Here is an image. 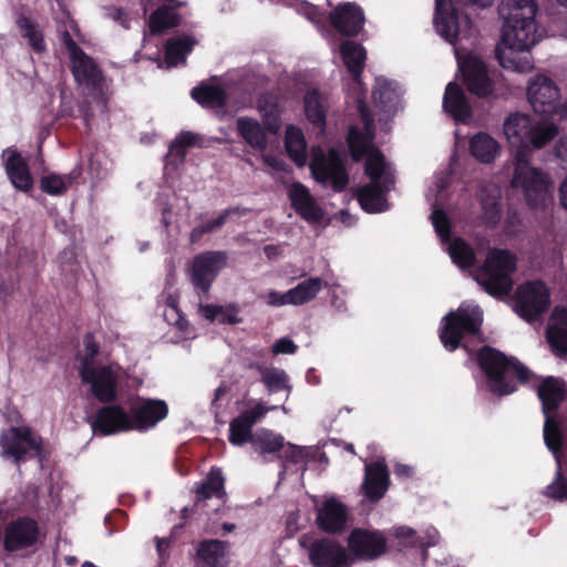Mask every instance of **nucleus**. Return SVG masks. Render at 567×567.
<instances>
[{
	"instance_id": "nucleus-8",
	"label": "nucleus",
	"mask_w": 567,
	"mask_h": 567,
	"mask_svg": "<svg viewBox=\"0 0 567 567\" xmlns=\"http://www.w3.org/2000/svg\"><path fill=\"white\" fill-rule=\"evenodd\" d=\"M483 322V311L477 305L463 302L457 310L443 318L440 332L445 349L455 350L467 334H476Z\"/></svg>"
},
{
	"instance_id": "nucleus-36",
	"label": "nucleus",
	"mask_w": 567,
	"mask_h": 567,
	"mask_svg": "<svg viewBox=\"0 0 567 567\" xmlns=\"http://www.w3.org/2000/svg\"><path fill=\"white\" fill-rule=\"evenodd\" d=\"M236 128L244 141L256 151L267 148V136L260 123L251 117L240 116L236 121Z\"/></svg>"
},
{
	"instance_id": "nucleus-1",
	"label": "nucleus",
	"mask_w": 567,
	"mask_h": 567,
	"mask_svg": "<svg viewBox=\"0 0 567 567\" xmlns=\"http://www.w3.org/2000/svg\"><path fill=\"white\" fill-rule=\"evenodd\" d=\"M538 7L534 0H502L498 14L503 21L501 41L496 47V58L502 68L519 73L533 70L529 52L543 38L536 14Z\"/></svg>"
},
{
	"instance_id": "nucleus-3",
	"label": "nucleus",
	"mask_w": 567,
	"mask_h": 567,
	"mask_svg": "<svg viewBox=\"0 0 567 567\" xmlns=\"http://www.w3.org/2000/svg\"><path fill=\"white\" fill-rule=\"evenodd\" d=\"M508 144L517 152L529 156L530 150H540L551 142L559 133L558 126L547 120L536 121L532 116L515 112L509 114L503 124Z\"/></svg>"
},
{
	"instance_id": "nucleus-59",
	"label": "nucleus",
	"mask_w": 567,
	"mask_h": 567,
	"mask_svg": "<svg viewBox=\"0 0 567 567\" xmlns=\"http://www.w3.org/2000/svg\"><path fill=\"white\" fill-rule=\"evenodd\" d=\"M394 534L396 537L399 538H403V539H410V538H413L414 537V530L410 527H406V526H401V527H398L395 528L394 530Z\"/></svg>"
},
{
	"instance_id": "nucleus-13",
	"label": "nucleus",
	"mask_w": 567,
	"mask_h": 567,
	"mask_svg": "<svg viewBox=\"0 0 567 567\" xmlns=\"http://www.w3.org/2000/svg\"><path fill=\"white\" fill-rule=\"evenodd\" d=\"M1 455L16 463L41 453V441L28 427H10L0 434Z\"/></svg>"
},
{
	"instance_id": "nucleus-26",
	"label": "nucleus",
	"mask_w": 567,
	"mask_h": 567,
	"mask_svg": "<svg viewBox=\"0 0 567 567\" xmlns=\"http://www.w3.org/2000/svg\"><path fill=\"white\" fill-rule=\"evenodd\" d=\"M547 341L553 353L558 358H567V309L555 308L551 313Z\"/></svg>"
},
{
	"instance_id": "nucleus-56",
	"label": "nucleus",
	"mask_w": 567,
	"mask_h": 567,
	"mask_svg": "<svg viewBox=\"0 0 567 567\" xmlns=\"http://www.w3.org/2000/svg\"><path fill=\"white\" fill-rule=\"evenodd\" d=\"M203 316L208 320L219 319L224 315V310L219 306H205L200 308Z\"/></svg>"
},
{
	"instance_id": "nucleus-19",
	"label": "nucleus",
	"mask_w": 567,
	"mask_h": 567,
	"mask_svg": "<svg viewBox=\"0 0 567 567\" xmlns=\"http://www.w3.org/2000/svg\"><path fill=\"white\" fill-rule=\"evenodd\" d=\"M93 430L99 431L102 435L135 431L133 414L127 413L120 405L103 406L96 413Z\"/></svg>"
},
{
	"instance_id": "nucleus-58",
	"label": "nucleus",
	"mask_w": 567,
	"mask_h": 567,
	"mask_svg": "<svg viewBox=\"0 0 567 567\" xmlns=\"http://www.w3.org/2000/svg\"><path fill=\"white\" fill-rule=\"evenodd\" d=\"M558 193L560 205L567 210V175L561 181Z\"/></svg>"
},
{
	"instance_id": "nucleus-64",
	"label": "nucleus",
	"mask_w": 567,
	"mask_h": 567,
	"mask_svg": "<svg viewBox=\"0 0 567 567\" xmlns=\"http://www.w3.org/2000/svg\"><path fill=\"white\" fill-rule=\"evenodd\" d=\"M306 10V14L308 17V19L313 22V23H319V20L317 19V12H316V9L311 6H307L305 8Z\"/></svg>"
},
{
	"instance_id": "nucleus-21",
	"label": "nucleus",
	"mask_w": 567,
	"mask_h": 567,
	"mask_svg": "<svg viewBox=\"0 0 567 567\" xmlns=\"http://www.w3.org/2000/svg\"><path fill=\"white\" fill-rule=\"evenodd\" d=\"M254 450L260 454L275 453L282 451L284 456L293 463H298L303 457V450L300 446L290 443L285 444L284 437L268 430L258 431L251 437Z\"/></svg>"
},
{
	"instance_id": "nucleus-29",
	"label": "nucleus",
	"mask_w": 567,
	"mask_h": 567,
	"mask_svg": "<svg viewBox=\"0 0 567 567\" xmlns=\"http://www.w3.org/2000/svg\"><path fill=\"white\" fill-rule=\"evenodd\" d=\"M373 102L386 115L394 114L400 106L401 90L399 85L384 78L375 80L373 90Z\"/></svg>"
},
{
	"instance_id": "nucleus-52",
	"label": "nucleus",
	"mask_w": 567,
	"mask_h": 567,
	"mask_svg": "<svg viewBox=\"0 0 567 567\" xmlns=\"http://www.w3.org/2000/svg\"><path fill=\"white\" fill-rule=\"evenodd\" d=\"M546 496L553 499L563 501L567 498V482L558 468L556 480L547 486Z\"/></svg>"
},
{
	"instance_id": "nucleus-20",
	"label": "nucleus",
	"mask_w": 567,
	"mask_h": 567,
	"mask_svg": "<svg viewBox=\"0 0 567 567\" xmlns=\"http://www.w3.org/2000/svg\"><path fill=\"white\" fill-rule=\"evenodd\" d=\"M274 409L275 406H265L257 403L254 408L244 411L229 424V442L236 446H241L247 442L251 443V437L255 435L251 433L252 426Z\"/></svg>"
},
{
	"instance_id": "nucleus-35",
	"label": "nucleus",
	"mask_w": 567,
	"mask_h": 567,
	"mask_svg": "<svg viewBox=\"0 0 567 567\" xmlns=\"http://www.w3.org/2000/svg\"><path fill=\"white\" fill-rule=\"evenodd\" d=\"M340 54L347 69L353 75L357 86L360 87V74L367 59L365 49L355 41L347 40L340 47Z\"/></svg>"
},
{
	"instance_id": "nucleus-33",
	"label": "nucleus",
	"mask_w": 567,
	"mask_h": 567,
	"mask_svg": "<svg viewBox=\"0 0 567 567\" xmlns=\"http://www.w3.org/2000/svg\"><path fill=\"white\" fill-rule=\"evenodd\" d=\"M443 109L457 122H466L471 117V107L464 92L453 82L445 89Z\"/></svg>"
},
{
	"instance_id": "nucleus-31",
	"label": "nucleus",
	"mask_w": 567,
	"mask_h": 567,
	"mask_svg": "<svg viewBox=\"0 0 567 567\" xmlns=\"http://www.w3.org/2000/svg\"><path fill=\"white\" fill-rule=\"evenodd\" d=\"M389 484V473L383 462L365 465L363 488L371 501H378L385 494Z\"/></svg>"
},
{
	"instance_id": "nucleus-7",
	"label": "nucleus",
	"mask_w": 567,
	"mask_h": 567,
	"mask_svg": "<svg viewBox=\"0 0 567 567\" xmlns=\"http://www.w3.org/2000/svg\"><path fill=\"white\" fill-rule=\"evenodd\" d=\"M80 377L96 400L112 402L117 398V389L124 379V371L116 363L85 359L80 368Z\"/></svg>"
},
{
	"instance_id": "nucleus-48",
	"label": "nucleus",
	"mask_w": 567,
	"mask_h": 567,
	"mask_svg": "<svg viewBox=\"0 0 567 567\" xmlns=\"http://www.w3.org/2000/svg\"><path fill=\"white\" fill-rule=\"evenodd\" d=\"M150 29L153 34L177 24V16L168 7L158 8L150 18Z\"/></svg>"
},
{
	"instance_id": "nucleus-60",
	"label": "nucleus",
	"mask_w": 567,
	"mask_h": 567,
	"mask_svg": "<svg viewBox=\"0 0 567 567\" xmlns=\"http://www.w3.org/2000/svg\"><path fill=\"white\" fill-rule=\"evenodd\" d=\"M394 473L400 477H409L413 474V468L405 464H396L394 466Z\"/></svg>"
},
{
	"instance_id": "nucleus-28",
	"label": "nucleus",
	"mask_w": 567,
	"mask_h": 567,
	"mask_svg": "<svg viewBox=\"0 0 567 567\" xmlns=\"http://www.w3.org/2000/svg\"><path fill=\"white\" fill-rule=\"evenodd\" d=\"M288 195L292 207L307 221L316 223L322 218V209L302 184L291 185Z\"/></svg>"
},
{
	"instance_id": "nucleus-10",
	"label": "nucleus",
	"mask_w": 567,
	"mask_h": 567,
	"mask_svg": "<svg viewBox=\"0 0 567 567\" xmlns=\"http://www.w3.org/2000/svg\"><path fill=\"white\" fill-rule=\"evenodd\" d=\"M565 395L563 383L555 378H547L538 388V398L543 404L545 415L544 440L547 447L555 454L558 461V451L561 444V435L558 423L551 413L556 411Z\"/></svg>"
},
{
	"instance_id": "nucleus-39",
	"label": "nucleus",
	"mask_w": 567,
	"mask_h": 567,
	"mask_svg": "<svg viewBox=\"0 0 567 567\" xmlns=\"http://www.w3.org/2000/svg\"><path fill=\"white\" fill-rule=\"evenodd\" d=\"M323 287V281L320 278H309L303 280L295 288L288 290V297L292 306H300L307 303L316 298Z\"/></svg>"
},
{
	"instance_id": "nucleus-34",
	"label": "nucleus",
	"mask_w": 567,
	"mask_h": 567,
	"mask_svg": "<svg viewBox=\"0 0 567 567\" xmlns=\"http://www.w3.org/2000/svg\"><path fill=\"white\" fill-rule=\"evenodd\" d=\"M317 520L320 528L331 533L339 532L346 525V507L337 499L329 498L319 509Z\"/></svg>"
},
{
	"instance_id": "nucleus-15",
	"label": "nucleus",
	"mask_w": 567,
	"mask_h": 567,
	"mask_svg": "<svg viewBox=\"0 0 567 567\" xmlns=\"http://www.w3.org/2000/svg\"><path fill=\"white\" fill-rule=\"evenodd\" d=\"M470 20L460 18L451 0H435L434 25L437 33L450 43L458 38H466L470 31Z\"/></svg>"
},
{
	"instance_id": "nucleus-42",
	"label": "nucleus",
	"mask_w": 567,
	"mask_h": 567,
	"mask_svg": "<svg viewBox=\"0 0 567 567\" xmlns=\"http://www.w3.org/2000/svg\"><path fill=\"white\" fill-rule=\"evenodd\" d=\"M305 112L307 118L322 132L326 124V111L320 95L316 90L306 94Z\"/></svg>"
},
{
	"instance_id": "nucleus-16",
	"label": "nucleus",
	"mask_w": 567,
	"mask_h": 567,
	"mask_svg": "<svg viewBox=\"0 0 567 567\" xmlns=\"http://www.w3.org/2000/svg\"><path fill=\"white\" fill-rule=\"evenodd\" d=\"M63 42L68 49L72 73L76 82L87 89H96L102 81V74L97 65L76 45L68 32L63 33Z\"/></svg>"
},
{
	"instance_id": "nucleus-27",
	"label": "nucleus",
	"mask_w": 567,
	"mask_h": 567,
	"mask_svg": "<svg viewBox=\"0 0 567 567\" xmlns=\"http://www.w3.org/2000/svg\"><path fill=\"white\" fill-rule=\"evenodd\" d=\"M330 21L340 33L352 35L362 29L364 18L359 7L348 2L330 13Z\"/></svg>"
},
{
	"instance_id": "nucleus-55",
	"label": "nucleus",
	"mask_w": 567,
	"mask_h": 567,
	"mask_svg": "<svg viewBox=\"0 0 567 567\" xmlns=\"http://www.w3.org/2000/svg\"><path fill=\"white\" fill-rule=\"evenodd\" d=\"M555 155L567 165V135L561 136L555 144Z\"/></svg>"
},
{
	"instance_id": "nucleus-4",
	"label": "nucleus",
	"mask_w": 567,
	"mask_h": 567,
	"mask_svg": "<svg viewBox=\"0 0 567 567\" xmlns=\"http://www.w3.org/2000/svg\"><path fill=\"white\" fill-rule=\"evenodd\" d=\"M511 186L522 194L526 205L532 209L545 210L551 204L550 176L532 165L525 152L515 154Z\"/></svg>"
},
{
	"instance_id": "nucleus-63",
	"label": "nucleus",
	"mask_w": 567,
	"mask_h": 567,
	"mask_svg": "<svg viewBox=\"0 0 567 567\" xmlns=\"http://www.w3.org/2000/svg\"><path fill=\"white\" fill-rule=\"evenodd\" d=\"M168 546V540L166 538H157L156 539V549L158 551V555L163 557L164 549Z\"/></svg>"
},
{
	"instance_id": "nucleus-41",
	"label": "nucleus",
	"mask_w": 567,
	"mask_h": 567,
	"mask_svg": "<svg viewBox=\"0 0 567 567\" xmlns=\"http://www.w3.org/2000/svg\"><path fill=\"white\" fill-rule=\"evenodd\" d=\"M258 110L267 130L277 132L280 127V109L277 99L272 95L262 96L258 102Z\"/></svg>"
},
{
	"instance_id": "nucleus-61",
	"label": "nucleus",
	"mask_w": 567,
	"mask_h": 567,
	"mask_svg": "<svg viewBox=\"0 0 567 567\" xmlns=\"http://www.w3.org/2000/svg\"><path fill=\"white\" fill-rule=\"evenodd\" d=\"M206 233H209L207 229H206V226L205 225H202V226H198V227H195L192 233H190V241L192 243H196L200 239V237L206 234Z\"/></svg>"
},
{
	"instance_id": "nucleus-54",
	"label": "nucleus",
	"mask_w": 567,
	"mask_h": 567,
	"mask_svg": "<svg viewBox=\"0 0 567 567\" xmlns=\"http://www.w3.org/2000/svg\"><path fill=\"white\" fill-rule=\"evenodd\" d=\"M266 301L269 306L272 307H281L286 305H291L288 297V291L285 293H280L278 291L271 290L266 295Z\"/></svg>"
},
{
	"instance_id": "nucleus-11",
	"label": "nucleus",
	"mask_w": 567,
	"mask_h": 567,
	"mask_svg": "<svg viewBox=\"0 0 567 567\" xmlns=\"http://www.w3.org/2000/svg\"><path fill=\"white\" fill-rule=\"evenodd\" d=\"M454 51L467 90L482 97L491 95L494 92V82L483 60L472 52L462 54L458 48H455Z\"/></svg>"
},
{
	"instance_id": "nucleus-25",
	"label": "nucleus",
	"mask_w": 567,
	"mask_h": 567,
	"mask_svg": "<svg viewBox=\"0 0 567 567\" xmlns=\"http://www.w3.org/2000/svg\"><path fill=\"white\" fill-rule=\"evenodd\" d=\"M37 523L29 518H19L6 528L4 547L9 551L28 547L38 538Z\"/></svg>"
},
{
	"instance_id": "nucleus-5",
	"label": "nucleus",
	"mask_w": 567,
	"mask_h": 567,
	"mask_svg": "<svg viewBox=\"0 0 567 567\" xmlns=\"http://www.w3.org/2000/svg\"><path fill=\"white\" fill-rule=\"evenodd\" d=\"M516 255L507 249H491L485 264L477 269L475 280L494 297L507 296L513 287L512 275L516 270Z\"/></svg>"
},
{
	"instance_id": "nucleus-37",
	"label": "nucleus",
	"mask_w": 567,
	"mask_h": 567,
	"mask_svg": "<svg viewBox=\"0 0 567 567\" xmlns=\"http://www.w3.org/2000/svg\"><path fill=\"white\" fill-rule=\"evenodd\" d=\"M285 147L288 156L298 165L303 166L307 162V143L303 133L296 126H288L286 130Z\"/></svg>"
},
{
	"instance_id": "nucleus-57",
	"label": "nucleus",
	"mask_w": 567,
	"mask_h": 567,
	"mask_svg": "<svg viewBox=\"0 0 567 567\" xmlns=\"http://www.w3.org/2000/svg\"><path fill=\"white\" fill-rule=\"evenodd\" d=\"M228 216H229V210H225L221 214H219V216L217 218L208 220L204 225L206 226V229L209 233L214 231L215 229L221 227L225 224Z\"/></svg>"
},
{
	"instance_id": "nucleus-22",
	"label": "nucleus",
	"mask_w": 567,
	"mask_h": 567,
	"mask_svg": "<svg viewBox=\"0 0 567 567\" xmlns=\"http://www.w3.org/2000/svg\"><path fill=\"white\" fill-rule=\"evenodd\" d=\"M168 408L162 400L143 399L131 406L135 431L143 432L154 427L167 416Z\"/></svg>"
},
{
	"instance_id": "nucleus-6",
	"label": "nucleus",
	"mask_w": 567,
	"mask_h": 567,
	"mask_svg": "<svg viewBox=\"0 0 567 567\" xmlns=\"http://www.w3.org/2000/svg\"><path fill=\"white\" fill-rule=\"evenodd\" d=\"M478 361L486 373L489 390L498 395L509 394L515 390L513 378L524 382L529 374L527 368L513 359H507L493 348H483L480 351Z\"/></svg>"
},
{
	"instance_id": "nucleus-62",
	"label": "nucleus",
	"mask_w": 567,
	"mask_h": 567,
	"mask_svg": "<svg viewBox=\"0 0 567 567\" xmlns=\"http://www.w3.org/2000/svg\"><path fill=\"white\" fill-rule=\"evenodd\" d=\"M264 162L272 167L274 169H278V171H281L284 169V163L275 157H271V156H264Z\"/></svg>"
},
{
	"instance_id": "nucleus-23",
	"label": "nucleus",
	"mask_w": 567,
	"mask_h": 567,
	"mask_svg": "<svg viewBox=\"0 0 567 567\" xmlns=\"http://www.w3.org/2000/svg\"><path fill=\"white\" fill-rule=\"evenodd\" d=\"M310 560L316 567H350L346 549L330 539H321L312 545Z\"/></svg>"
},
{
	"instance_id": "nucleus-43",
	"label": "nucleus",
	"mask_w": 567,
	"mask_h": 567,
	"mask_svg": "<svg viewBox=\"0 0 567 567\" xmlns=\"http://www.w3.org/2000/svg\"><path fill=\"white\" fill-rule=\"evenodd\" d=\"M196 493L198 499L213 496L221 497L224 495V477L221 472L213 468Z\"/></svg>"
},
{
	"instance_id": "nucleus-12",
	"label": "nucleus",
	"mask_w": 567,
	"mask_h": 567,
	"mask_svg": "<svg viewBox=\"0 0 567 567\" xmlns=\"http://www.w3.org/2000/svg\"><path fill=\"white\" fill-rule=\"evenodd\" d=\"M549 303V290L543 281H528L517 288L515 311L527 321H532L545 312Z\"/></svg>"
},
{
	"instance_id": "nucleus-40",
	"label": "nucleus",
	"mask_w": 567,
	"mask_h": 567,
	"mask_svg": "<svg viewBox=\"0 0 567 567\" xmlns=\"http://www.w3.org/2000/svg\"><path fill=\"white\" fill-rule=\"evenodd\" d=\"M194 40L189 37L172 39L166 44L165 62L167 68L176 66L185 61L186 55L192 51Z\"/></svg>"
},
{
	"instance_id": "nucleus-32",
	"label": "nucleus",
	"mask_w": 567,
	"mask_h": 567,
	"mask_svg": "<svg viewBox=\"0 0 567 567\" xmlns=\"http://www.w3.org/2000/svg\"><path fill=\"white\" fill-rule=\"evenodd\" d=\"M502 190L497 184H486L478 193L481 203V218L487 225L495 226L501 220L502 207L499 204Z\"/></svg>"
},
{
	"instance_id": "nucleus-24",
	"label": "nucleus",
	"mask_w": 567,
	"mask_h": 567,
	"mask_svg": "<svg viewBox=\"0 0 567 567\" xmlns=\"http://www.w3.org/2000/svg\"><path fill=\"white\" fill-rule=\"evenodd\" d=\"M1 158L11 184L21 192H29L33 179L22 155L16 148L9 147L2 152Z\"/></svg>"
},
{
	"instance_id": "nucleus-30",
	"label": "nucleus",
	"mask_w": 567,
	"mask_h": 567,
	"mask_svg": "<svg viewBox=\"0 0 567 567\" xmlns=\"http://www.w3.org/2000/svg\"><path fill=\"white\" fill-rule=\"evenodd\" d=\"M470 154L481 164H493L502 154L496 138L485 132L473 135L468 143Z\"/></svg>"
},
{
	"instance_id": "nucleus-51",
	"label": "nucleus",
	"mask_w": 567,
	"mask_h": 567,
	"mask_svg": "<svg viewBox=\"0 0 567 567\" xmlns=\"http://www.w3.org/2000/svg\"><path fill=\"white\" fill-rule=\"evenodd\" d=\"M433 227L436 231V234L440 236L441 240L444 243L449 239L450 236V219L445 215V213L442 209H439L436 207L433 208L432 215H431Z\"/></svg>"
},
{
	"instance_id": "nucleus-50",
	"label": "nucleus",
	"mask_w": 567,
	"mask_h": 567,
	"mask_svg": "<svg viewBox=\"0 0 567 567\" xmlns=\"http://www.w3.org/2000/svg\"><path fill=\"white\" fill-rule=\"evenodd\" d=\"M18 24L22 31V35L29 40L30 45L37 52L44 50L42 34L37 30L27 18H20Z\"/></svg>"
},
{
	"instance_id": "nucleus-47",
	"label": "nucleus",
	"mask_w": 567,
	"mask_h": 567,
	"mask_svg": "<svg viewBox=\"0 0 567 567\" xmlns=\"http://www.w3.org/2000/svg\"><path fill=\"white\" fill-rule=\"evenodd\" d=\"M228 544L226 542L210 539L200 543L197 554L208 565H215L220 558H223L227 551Z\"/></svg>"
},
{
	"instance_id": "nucleus-49",
	"label": "nucleus",
	"mask_w": 567,
	"mask_h": 567,
	"mask_svg": "<svg viewBox=\"0 0 567 567\" xmlns=\"http://www.w3.org/2000/svg\"><path fill=\"white\" fill-rule=\"evenodd\" d=\"M198 136L192 132H182L169 145V155L177 156L181 161L185 156L186 148L197 145Z\"/></svg>"
},
{
	"instance_id": "nucleus-53",
	"label": "nucleus",
	"mask_w": 567,
	"mask_h": 567,
	"mask_svg": "<svg viewBox=\"0 0 567 567\" xmlns=\"http://www.w3.org/2000/svg\"><path fill=\"white\" fill-rule=\"evenodd\" d=\"M297 350V346L289 338H280L272 346L274 353L292 354Z\"/></svg>"
},
{
	"instance_id": "nucleus-45",
	"label": "nucleus",
	"mask_w": 567,
	"mask_h": 567,
	"mask_svg": "<svg viewBox=\"0 0 567 567\" xmlns=\"http://www.w3.org/2000/svg\"><path fill=\"white\" fill-rule=\"evenodd\" d=\"M192 97L206 107H219L225 103L224 91L216 86L195 87Z\"/></svg>"
},
{
	"instance_id": "nucleus-18",
	"label": "nucleus",
	"mask_w": 567,
	"mask_h": 567,
	"mask_svg": "<svg viewBox=\"0 0 567 567\" xmlns=\"http://www.w3.org/2000/svg\"><path fill=\"white\" fill-rule=\"evenodd\" d=\"M386 539L379 530L353 529L348 537L350 553L358 559L371 560L385 551Z\"/></svg>"
},
{
	"instance_id": "nucleus-9",
	"label": "nucleus",
	"mask_w": 567,
	"mask_h": 567,
	"mask_svg": "<svg viewBox=\"0 0 567 567\" xmlns=\"http://www.w3.org/2000/svg\"><path fill=\"white\" fill-rule=\"evenodd\" d=\"M527 101L535 113L567 117V97L563 99L558 84L544 74L532 76L527 83Z\"/></svg>"
},
{
	"instance_id": "nucleus-44",
	"label": "nucleus",
	"mask_w": 567,
	"mask_h": 567,
	"mask_svg": "<svg viewBox=\"0 0 567 567\" xmlns=\"http://www.w3.org/2000/svg\"><path fill=\"white\" fill-rule=\"evenodd\" d=\"M447 251L453 262L461 268L472 267L474 264V252L472 248L460 238H455L447 245Z\"/></svg>"
},
{
	"instance_id": "nucleus-17",
	"label": "nucleus",
	"mask_w": 567,
	"mask_h": 567,
	"mask_svg": "<svg viewBox=\"0 0 567 567\" xmlns=\"http://www.w3.org/2000/svg\"><path fill=\"white\" fill-rule=\"evenodd\" d=\"M227 255L223 251H206L197 255L192 265L193 285L207 292L218 272L226 266Z\"/></svg>"
},
{
	"instance_id": "nucleus-38",
	"label": "nucleus",
	"mask_w": 567,
	"mask_h": 567,
	"mask_svg": "<svg viewBox=\"0 0 567 567\" xmlns=\"http://www.w3.org/2000/svg\"><path fill=\"white\" fill-rule=\"evenodd\" d=\"M80 174L81 172L79 168H74L64 175L55 173L48 174L41 178V189L51 196L62 195L80 176Z\"/></svg>"
},
{
	"instance_id": "nucleus-2",
	"label": "nucleus",
	"mask_w": 567,
	"mask_h": 567,
	"mask_svg": "<svg viewBox=\"0 0 567 567\" xmlns=\"http://www.w3.org/2000/svg\"><path fill=\"white\" fill-rule=\"evenodd\" d=\"M357 107L364 124V133L351 127L348 143L353 159L359 161L363 156L367 157L365 173L370 178V184L358 190V199L365 212L381 213L388 209L385 194L394 186V175L391 165L372 145L373 121L362 97H358Z\"/></svg>"
},
{
	"instance_id": "nucleus-46",
	"label": "nucleus",
	"mask_w": 567,
	"mask_h": 567,
	"mask_svg": "<svg viewBox=\"0 0 567 567\" xmlns=\"http://www.w3.org/2000/svg\"><path fill=\"white\" fill-rule=\"evenodd\" d=\"M261 381L267 386L270 393L278 392L280 390H287L289 395L290 385L288 384V377L284 370L276 368H264L260 369ZM288 396H286L287 399Z\"/></svg>"
},
{
	"instance_id": "nucleus-14",
	"label": "nucleus",
	"mask_w": 567,
	"mask_h": 567,
	"mask_svg": "<svg viewBox=\"0 0 567 567\" xmlns=\"http://www.w3.org/2000/svg\"><path fill=\"white\" fill-rule=\"evenodd\" d=\"M310 168L316 181L322 184L330 183L337 190H341L348 184L343 162L334 150L327 154L321 150H315Z\"/></svg>"
}]
</instances>
